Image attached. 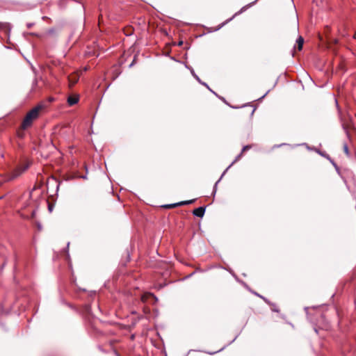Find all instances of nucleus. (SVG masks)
Listing matches in <instances>:
<instances>
[{
  "label": "nucleus",
  "mask_w": 356,
  "mask_h": 356,
  "mask_svg": "<svg viewBox=\"0 0 356 356\" xmlns=\"http://www.w3.org/2000/svg\"><path fill=\"white\" fill-rule=\"evenodd\" d=\"M78 101H79L78 97L70 96L67 98V103L70 106H73V105L76 104L78 102Z\"/></svg>",
  "instance_id": "9"
},
{
  "label": "nucleus",
  "mask_w": 356,
  "mask_h": 356,
  "mask_svg": "<svg viewBox=\"0 0 356 356\" xmlns=\"http://www.w3.org/2000/svg\"><path fill=\"white\" fill-rule=\"evenodd\" d=\"M40 109L41 106H40L35 107L26 114L22 124V127L24 129H26L29 126H31L33 120L38 118Z\"/></svg>",
  "instance_id": "1"
},
{
  "label": "nucleus",
  "mask_w": 356,
  "mask_h": 356,
  "mask_svg": "<svg viewBox=\"0 0 356 356\" xmlns=\"http://www.w3.org/2000/svg\"><path fill=\"white\" fill-rule=\"evenodd\" d=\"M191 74H192V75L193 76V77H194V78H195V79H196V80H197L200 83H201L202 85L204 86L205 87H208V85H207L206 83H204V82H203V81H201L200 78H199V76H198L195 73V72H194V70H193V69H191Z\"/></svg>",
  "instance_id": "10"
},
{
  "label": "nucleus",
  "mask_w": 356,
  "mask_h": 356,
  "mask_svg": "<svg viewBox=\"0 0 356 356\" xmlns=\"http://www.w3.org/2000/svg\"><path fill=\"white\" fill-rule=\"evenodd\" d=\"M207 88H208V89H209V90L212 92V93H213L214 95H216V93L213 90H212V89H211V88H209V86H208V87H207Z\"/></svg>",
  "instance_id": "18"
},
{
  "label": "nucleus",
  "mask_w": 356,
  "mask_h": 356,
  "mask_svg": "<svg viewBox=\"0 0 356 356\" xmlns=\"http://www.w3.org/2000/svg\"><path fill=\"white\" fill-rule=\"evenodd\" d=\"M343 150H344L345 153L346 154V155H349L348 147L346 144H345L343 145Z\"/></svg>",
  "instance_id": "14"
},
{
  "label": "nucleus",
  "mask_w": 356,
  "mask_h": 356,
  "mask_svg": "<svg viewBox=\"0 0 356 356\" xmlns=\"http://www.w3.org/2000/svg\"><path fill=\"white\" fill-rule=\"evenodd\" d=\"M260 298H261V299H263V300H264V302H266V303H267V304H268L269 305H270V303H271V302H270L267 298H265V297H264V296H260Z\"/></svg>",
  "instance_id": "16"
},
{
  "label": "nucleus",
  "mask_w": 356,
  "mask_h": 356,
  "mask_svg": "<svg viewBox=\"0 0 356 356\" xmlns=\"http://www.w3.org/2000/svg\"><path fill=\"white\" fill-rule=\"evenodd\" d=\"M82 178L83 179H86V176H83Z\"/></svg>",
  "instance_id": "25"
},
{
  "label": "nucleus",
  "mask_w": 356,
  "mask_h": 356,
  "mask_svg": "<svg viewBox=\"0 0 356 356\" xmlns=\"http://www.w3.org/2000/svg\"><path fill=\"white\" fill-rule=\"evenodd\" d=\"M195 200L182 201L175 204H166L164 206L165 208H174L179 206L186 205L194 202Z\"/></svg>",
  "instance_id": "6"
},
{
  "label": "nucleus",
  "mask_w": 356,
  "mask_h": 356,
  "mask_svg": "<svg viewBox=\"0 0 356 356\" xmlns=\"http://www.w3.org/2000/svg\"><path fill=\"white\" fill-rule=\"evenodd\" d=\"M355 38L356 39V33H355Z\"/></svg>",
  "instance_id": "27"
},
{
  "label": "nucleus",
  "mask_w": 356,
  "mask_h": 356,
  "mask_svg": "<svg viewBox=\"0 0 356 356\" xmlns=\"http://www.w3.org/2000/svg\"><path fill=\"white\" fill-rule=\"evenodd\" d=\"M257 1H258V0H255V1H254L253 2H252V3H250L248 4V5H246V6H245L242 7V8H241V10H240L238 12L236 13L234 15V16H233L232 17H231L230 19H227V21H226L223 24H225V23L228 22H230L231 20H232V19H233L235 16H236V15H240V14H241L242 13H243L244 11H245L248 8H250V7L252 6H253V5H254V4Z\"/></svg>",
  "instance_id": "4"
},
{
  "label": "nucleus",
  "mask_w": 356,
  "mask_h": 356,
  "mask_svg": "<svg viewBox=\"0 0 356 356\" xmlns=\"http://www.w3.org/2000/svg\"><path fill=\"white\" fill-rule=\"evenodd\" d=\"M250 148H251V146H250V145H245V146H244V147H243V149H242V151H241L242 154H243L245 151H246V150H248V149H250Z\"/></svg>",
  "instance_id": "15"
},
{
  "label": "nucleus",
  "mask_w": 356,
  "mask_h": 356,
  "mask_svg": "<svg viewBox=\"0 0 356 356\" xmlns=\"http://www.w3.org/2000/svg\"><path fill=\"white\" fill-rule=\"evenodd\" d=\"M182 44H183V42H182V41H181V42H179L178 45H179V46H181Z\"/></svg>",
  "instance_id": "21"
},
{
  "label": "nucleus",
  "mask_w": 356,
  "mask_h": 356,
  "mask_svg": "<svg viewBox=\"0 0 356 356\" xmlns=\"http://www.w3.org/2000/svg\"><path fill=\"white\" fill-rule=\"evenodd\" d=\"M254 294L259 297L261 296V295L258 294L257 293H254Z\"/></svg>",
  "instance_id": "23"
},
{
  "label": "nucleus",
  "mask_w": 356,
  "mask_h": 356,
  "mask_svg": "<svg viewBox=\"0 0 356 356\" xmlns=\"http://www.w3.org/2000/svg\"><path fill=\"white\" fill-rule=\"evenodd\" d=\"M32 26H33V24H27L28 28H31V27H32Z\"/></svg>",
  "instance_id": "19"
},
{
  "label": "nucleus",
  "mask_w": 356,
  "mask_h": 356,
  "mask_svg": "<svg viewBox=\"0 0 356 356\" xmlns=\"http://www.w3.org/2000/svg\"><path fill=\"white\" fill-rule=\"evenodd\" d=\"M0 29H3L6 30H8V31H10L11 26L8 22H0Z\"/></svg>",
  "instance_id": "11"
},
{
  "label": "nucleus",
  "mask_w": 356,
  "mask_h": 356,
  "mask_svg": "<svg viewBox=\"0 0 356 356\" xmlns=\"http://www.w3.org/2000/svg\"><path fill=\"white\" fill-rule=\"evenodd\" d=\"M28 168H29V165H26L20 166V167H18L17 168H16L12 173L10 177L9 178V180L14 179L17 178L21 174H22L24 171H26Z\"/></svg>",
  "instance_id": "3"
},
{
  "label": "nucleus",
  "mask_w": 356,
  "mask_h": 356,
  "mask_svg": "<svg viewBox=\"0 0 356 356\" xmlns=\"http://www.w3.org/2000/svg\"><path fill=\"white\" fill-rule=\"evenodd\" d=\"M204 212H205V208L202 207H200L194 209L193 211V213L195 216L202 218V217H203Z\"/></svg>",
  "instance_id": "7"
},
{
  "label": "nucleus",
  "mask_w": 356,
  "mask_h": 356,
  "mask_svg": "<svg viewBox=\"0 0 356 356\" xmlns=\"http://www.w3.org/2000/svg\"><path fill=\"white\" fill-rule=\"evenodd\" d=\"M254 294L259 297L261 296V295L258 294L257 293H254Z\"/></svg>",
  "instance_id": "24"
},
{
  "label": "nucleus",
  "mask_w": 356,
  "mask_h": 356,
  "mask_svg": "<svg viewBox=\"0 0 356 356\" xmlns=\"http://www.w3.org/2000/svg\"><path fill=\"white\" fill-rule=\"evenodd\" d=\"M242 152H241L236 157V159L232 161V163L225 169V170L223 172V173L222 174V175L220 176V179L216 182L214 186H213V196L214 197L216 193V191H217V186H218V184L220 182V181L222 179V177L225 175V174L227 172V170L231 168V166L234 163H236L237 161H238L240 159V158L242 156Z\"/></svg>",
  "instance_id": "2"
},
{
  "label": "nucleus",
  "mask_w": 356,
  "mask_h": 356,
  "mask_svg": "<svg viewBox=\"0 0 356 356\" xmlns=\"http://www.w3.org/2000/svg\"><path fill=\"white\" fill-rule=\"evenodd\" d=\"M254 110H252V115L254 113Z\"/></svg>",
  "instance_id": "26"
},
{
  "label": "nucleus",
  "mask_w": 356,
  "mask_h": 356,
  "mask_svg": "<svg viewBox=\"0 0 356 356\" xmlns=\"http://www.w3.org/2000/svg\"><path fill=\"white\" fill-rule=\"evenodd\" d=\"M296 42H297V44H298V50H301L302 49V46H303V43H304V39L302 38V37L300 36L297 39Z\"/></svg>",
  "instance_id": "12"
},
{
  "label": "nucleus",
  "mask_w": 356,
  "mask_h": 356,
  "mask_svg": "<svg viewBox=\"0 0 356 356\" xmlns=\"http://www.w3.org/2000/svg\"><path fill=\"white\" fill-rule=\"evenodd\" d=\"M149 298H153L155 301L157 300V298L151 293H145L141 297V300L143 302H146Z\"/></svg>",
  "instance_id": "8"
},
{
  "label": "nucleus",
  "mask_w": 356,
  "mask_h": 356,
  "mask_svg": "<svg viewBox=\"0 0 356 356\" xmlns=\"http://www.w3.org/2000/svg\"><path fill=\"white\" fill-rule=\"evenodd\" d=\"M270 305L271 306V310L272 311H273L275 312H279L278 309L277 308V306L275 304L270 303Z\"/></svg>",
  "instance_id": "13"
},
{
  "label": "nucleus",
  "mask_w": 356,
  "mask_h": 356,
  "mask_svg": "<svg viewBox=\"0 0 356 356\" xmlns=\"http://www.w3.org/2000/svg\"><path fill=\"white\" fill-rule=\"evenodd\" d=\"M207 88H208V89H209V90L212 92V93H213L214 95H216V93L213 90H212V89H211V88H209V86H208V87H207Z\"/></svg>",
  "instance_id": "17"
},
{
  "label": "nucleus",
  "mask_w": 356,
  "mask_h": 356,
  "mask_svg": "<svg viewBox=\"0 0 356 356\" xmlns=\"http://www.w3.org/2000/svg\"><path fill=\"white\" fill-rule=\"evenodd\" d=\"M268 92H266V94H264V95L261 97V98L265 97V96L267 95V93H268Z\"/></svg>",
  "instance_id": "22"
},
{
  "label": "nucleus",
  "mask_w": 356,
  "mask_h": 356,
  "mask_svg": "<svg viewBox=\"0 0 356 356\" xmlns=\"http://www.w3.org/2000/svg\"><path fill=\"white\" fill-rule=\"evenodd\" d=\"M79 79V75L76 73H73L68 76V81L70 87H72L77 83Z\"/></svg>",
  "instance_id": "5"
},
{
  "label": "nucleus",
  "mask_w": 356,
  "mask_h": 356,
  "mask_svg": "<svg viewBox=\"0 0 356 356\" xmlns=\"http://www.w3.org/2000/svg\"><path fill=\"white\" fill-rule=\"evenodd\" d=\"M49 210L50 211H51V210H52V207H51V206H50V205L49 206Z\"/></svg>",
  "instance_id": "20"
}]
</instances>
